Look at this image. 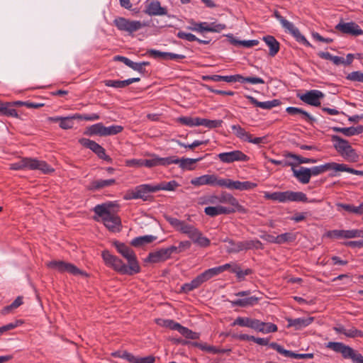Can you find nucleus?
Masks as SVG:
<instances>
[{"instance_id":"obj_1","label":"nucleus","mask_w":363,"mask_h":363,"mask_svg":"<svg viewBox=\"0 0 363 363\" xmlns=\"http://www.w3.org/2000/svg\"><path fill=\"white\" fill-rule=\"evenodd\" d=\"M114 245L118 252L127 259L128 265L118 257L111 255L109 251L104 250L101 256L106 265L121 274L133 275L139 273L140 267L134 251L122 242H115Z\"/></svg>"},{"instance_id":"obj_2","label":"nucleus","mask_w":363,"mask_h":363,"mask_svg":"<svg viewBox=\"0 0 363 363\" xmlns=\"http://www.w3.org/2000/svg\"><path fill=\"white\" fill-rule=\"evenodd\" d=\"M112 206L111 203L99 204L94 207V211L101 217L104 224L108 229L114 231L121 225V222L118 216L111 213L110 208Z\"/></svg>"},{"instance_id":"obj_3","label":"nucleus","mask_w":363,"mask_h":363,"mask_svg":"<svg viewBox=\"0 0 363 363\" xmlns=\"http://www.w3.org/2000/svg\"><path fill=\"white\" fill-rule=\"evenodd\" d=\"M264 199L272 201H277L280 203H286L289 201L296 202H308L306 194L301 191H276L270 193L268 191L264 192Z\"/></svg>"},{"instance_id":"obj_4","label":"nucleus","mask_w":363,"mask_h":363,"mask_svg":"<svg viewBox=\"0 0 363 363\" xmlns=\"http://www.w3.org/2000/svg\"><path fill=\"white\" fill-rule=\"evenodd\" d=\"M327 347L342 354L344 359H352L353 363H363V356L351 347L339 342H329Z\"/></svg>"},{"instance_id":"obj_5","label":"nucleus","mask_w":363,"mask_h":363,"mask_svg":"<svg viewBox=\"0 0 363 363\" xmlns=\"http://www.w3.org/2000/svg\"><path fill=\"white\" fill-rule=\"evenodd\" d=\"M331 140L335 149L344 158L351 162L357 160L358 155L347 140L336 135L331 136Z\"/></svg>"},{"instance_id":"obj_6","label":"nucleus","mask_w":363,"mask_h":363,"mask_svg":"<svg viewBox=\"0 0 363 363\" xmlns=\"http://www.w3.org/2000/svg\"><path fill=\"white\" fill-rule=\"evenodd\" d=\"M157 192L156 186L149 184L137 186L133 190L129 191L125 196V199H141L143 201H150L152 199L150 193Z\"/></svg>"},{"instance_id":"obj_7","label":"nucleus","mask_w":363,"mask_h":363,"mask_svg":"<svg viewBox=\"0 0 363 363\" xmlns=\"http://www.w3.org/2000/svg\"><path fill=\"white\" fill-rule=\"evenodd\" d=\"M274 16L280 22L282 27L291 33L298 42L302 43L308 47H311V44L307 39L301 33L299 30L291 22L285 19L279 12L277 10L274 11Z\"/></svg>"},{"instance_id":"obj_8","label":"nucleus","mask_w":363,"mask_h":363,"mask_svg":"<svg viewBox=\"0 0 363 363\" xmlns=\"http://www.w3.org/2000/svg\"><path fill=\"white\" fill-rule=\"evenodd\" d=\"M51 269H55L60 273L68 272L72 275L87 276V274L72 263L61 260H52L46 264Z\"/></svg>"},{"instance_id":"obj_9","label":"nucleus","mask_w":363,"mask_h":363,"mask_svg":"<svg viewBox=\"0 0 363 363\" xmlns=\"http://www.w3.org/2000/svg\"><path fill=\"white\" fill-rule=\"evenodd\" d=\"M113 23L118 30L125 31L129 35H132L145 26L140 21H130L123 17L116 18Z\"/></svg>"},{"instance_id":"obj_10","label":"nucleus","mask_w":363,"mask_h":363,"mask_svg":"<svg viewBox=\"0 0 363 363\" xmlns=\"http://www.w3.org/2000/svg\"><path fill=\"white\" fill-rule=\"evenodd\" d=\"M324 96L325 94L321 91L317 89H313L307 91L304 94H297V97L303 102L315 107L320 106V101Z\"/></svg>"},{"instance_id":"obj_11","label":"nucleus","mask_w":363,"mask_h":363,"mask_svg":"<svg viewBox=\"0 0 363 363\" xmlns=\"http://www.w3.org/2000/svg\"><path fill=\"white\" fill-rule=\"evenodd\" d=\"M79 143L82 146L92 150L100 159L110 163L112 162V159L106 154L105 149L95 141L83 138L79 140Z\"/></svg>"},{"instance_id":"obj_12","label":"nucleus","mask_w":363,"mask_h":363,"mask_svg":"<svg viewBox=\"0 0 363 363\" xmlns=\"http://www.w3.org/2000/svg\"><path fill=\"white\" fill-rule=\"evenodd\" d=\"M220 186L226 187L229 189H237L240 191L250 190L257 186V184L249 181L240 182L233 181L230 179H221Z\"/></svg>"},{"instance_id":"obj_13","label":"nucleus","mask_w":363,"mask_h":363,"mask_svg":"<svg viewBox=\"0 0 363 363\" xmlns=\"http://www.w3.org/2000/svg\"><path fill=\"white\" fill-rule=\"evenodd\" d=\"M218 157L220 162L228 164L239 161L247 162L250 160V157L240 150L221 152L218 155Z\"/></svg>"},{"instance_id":"obj_14","label":"nucleus","mask_w":363,"mask_h":363,"mask_svg":"<svg viewBox=\"0 0 363 363\" xmlns=\"http://www.w3.org/2000/svg\"><path fill=\"white\" fill-rule=\"evenodd\" d=\"M190 183L195 187L203 185L218 186L221 183V179H219L216 174H203L198 177L193 178Z\"/></svg>"},{"instance_id":"obj_15","label":"nucleus","mask_w":363,"mask_h":363,"mask_svg":"<svg viewBox=\"0 0 363 363\" xmlns=\"http://www.w3.org/2000/svg\"><path fill=\"white\" fill-rule=\"evenodd\" d=\"M269 347L286 357L294 359H312L314 356L313 353L297 354L291 350H285L281 345L277 342H271Z\"/></svg>"},{"instance_id":"obj_16","label":"nucleus","mask_w":363,"mask_h":363,"mask_svg":"<svg viewBox=\"0 0 363 363\" xmlns=\"http://www.w3.org/2000/svg\"><path fill=\"white\" fill-rule=\"evenodd\" d=\"M209 277L204 271L201 274H199L194 278L191 282L183 284L181 287V291L185 294H188L190 291L199 288L202 284L209 280Z\"/></svg>"},{"instance_id":"obj_17","label":"nucleus","mask_w":363,"mask_h":363,"mask_svg":"<svg viewBox=\"0 0 363 363\" xmlns=\"http://www.w3.org/2000/svg\"><path fill=\"white\" fill-rule=\"evenodd\" d=\"M335 29L344 34H349L353 36L363 35V30L354 22L339 23Z\"/></svg>"},{"instance_id":"obj_18","label":"nucleus","mask_w":363,"mask_h":363,"mask_svg":"<svg viewBox=\"0 0 363 363\" xmlns=\"http://www.w3.org/2000/svg\"><path fill=\"white\" fill-rule=\"evenodd\" d=\"M145 13L149 16H164L167 14L165 7H162L157 0H147L145 4Z\"/></svg>"},{"instance_id":"obj_19","label":"nucleus","mask_w":363,"mask_h":363,"mask_svg":"<svg viewBox=\"0 0 363 363\" xmlns=\"http://www.w3.org/2000/svg\"><path fill=\"white\" fill-rule=\"evenodd\" d=\"M218 196L219 203H228L234 207L233 208L235 209V211L239 213H246L247 212V210L244 206L240 205L238 199L232 194L226 191H223Z\"/></svg>"},{"instance_id":"obj_20","label":"nucleus","mask_w":363,"mask_h":363,"mask_svg":"<svg viewBox=\"0 0 363 363\" xmlns=\"http://www.w3.org/2000/svg\"><path fill=\"white\" fill-rule=\"evenodd\" d=\"M286 321L288 323L287 328H294L296 330H301L310 324H311L313 320V317H303L298 318H287Z\"/></svg>"},{"instance_id":"obj_21","label":"nucleus","mask_w":363,"mask_h":363,"mask_svg":"<svg viewBox=\"0 0 363 363\" xmlns=\"http://www.w3.org/2000/svg\"><path fill=\"white\" fill-rule=\"evenodd\" d=\"M235 212V208L223 206H208L204 208V213L211 217H215L221 214H230Z\"/></svg>"},{"instance_id":"obj_22","label":"nucleus","mask_w":363,"mask_h":363,"mask_svg":"<svg viewBox=\"0 0 363 363\" xmlns=\"http://www.w3.org/2000/svg\"><path fill=\"white\" fill-rule=\"evenodd\" d=\"M311 177L317 176L328 170H335L339 172V163L328 162L320 166L313 167L309 168Z\"/></svg>"},{"instance_id":"obj_23","label":"nucleus","mask_w":363,"mask_h":363,"mask_svg":"<svg viewBox=\"0 0 363 363\" xmlns=\"http://www.w3.org/2000/svg\"><path fill=\"white\" fill-rule=\"evenodd\" d=\"M147 53L154 58H161L162 60H183L186 57L184 55L161 52L156 50H150Z\"/></svg>"},{"instance_id":"obj_24","label":"nucleus","mask_w":363,"mask_h":363,"mask_svg":"<svg viewBox=\"0 0 363 363\" xmlns=\"http://www.w3.org/2000/svg\"><path fill=\"white\" fill-rule=\"evenodd\" d=\"M247 99H249L250 102L255 106L267 110H270L281 104V101L279 99H273L272 101L261 102L252 96H247Z\"/></svg>"},{"instance_id":"obj_25","label":"nucleus","mask_w":363,"mask_h":363,"mask_svg":"<svg viewBox=\"0 0 363 363\" xmlns=\"http://www.w3.org/2000/svg\"><path fill=\"white\" fill-rule=\"evenodd\" d=\"M30 170H40L43 174H50L54 172V169L46 162L31 158L30 164Z\"/></svg>"},{"instance_id":"obj_26","label":"nucleus","mask_w":363,"mask_h":363,"mask_svg":"<svg viewBox=\"0 0 363 363\" xmlns=\"http://www.w3.org/2000/svg\"><path fill=\"white\" fill-rule=\"evenodd\" d=\"M168 259L169 257L165 248H162L159 250L150 252L145 261L152 263H158L164 262Z\"/></svg>"},{"instance_id":"obj_27","label":"nucleus","mask_w":363,"mask_h":363,"mask_svg":"<svg viewBox=\"0 0 363 363\" xmlns=\"http://www.w3.org/2000/svg\"><path fill=\"white\" fill-rule=\"evenodd\" d=\"M332 130L337 133H341L347 137H351L354 135H357L363 133V125H359L357 127H348V128H340V127H333Z\"/></svg>"},{"instance_id":"obj_28","label":"nucleus","mask_w":363,"mask_h":363,"mask_svg":"<svg viewBox=\"0 0 363 363\" xmlns=\"http://www.w3.org/2000/svg\"><path fill=\"white\" fill-rule=\"evenodd\" d=\"M294 176L302 184H308L311 179L309 168L301 167L299 169L292 167Z\"/></svg>"},{"instance_id":"obj_29","label":"nucleus","mask_w":363,"mask_h":363,"mask_svg":"<svg viewBox=\"0 0 363 363\" xmlns=\"http://www.w3.org/2000/svg\"><path fill=\"white\" fill-rule=\"evenodd\" d=\"M116 182L115 179H98L90 182L87 189L90 191H97L107 186H112Z\"/></svg>"},{"instance_id":"obj_30","label":"nucleus","mask_w":363,"mask_h":363,"mask_svg":"<svg viewBox=\"0 0 363 363\" xmlns=\"http://www.w3.org/2000/svg\"><path fill=\"white\" fill-rule=\"evenodd\" d=\"M77 118V114L73 116L68 117H50L49 121L51 122H60V127L62 129H70L74 125L73 119Z\"/></svg>"},{"instance_id":"obj_31","label":"nucleus","mask_w":363,"mask_h":363,"mask_svg":"<svg viewBox=\"0 0 363 363\" xmlns=\"http://www.w3.org/2000/svg\"><path fill=\"white\" fill-rule=\"evenodd\" d=\"M263 40L269 48V55L271 56L276 55L279 50V43L272 35H267L263 37Z\"/></svg>"},{"instance_id":"obj_32","label":"nucleus","mask_w":363,"mask_h":363,"mask_svg":"<svg viewBox=\"0 0 363 363\" xmlns=\"http://www.w3.org/2000/svg\"><path fill=\"white\" fill-rule=\"evenodd\" d=\"M0 113L6 116L19 117L16 110L13 108V104L11 102L3 103L0 101Z\"/></svg>"},{"instance_id":"obj_33","label":"nucleus","mask_w":363,"mask_h":363,"mask_svg":"<svg viewBox=\"0 0 363 363\" xmlns=\"http://www.w3.org/2000/svg\"><path fill=\"white\" fill-rule=\"evenodd\" d=\"M259 298L256 296H250L245 298H239L231 301L232 306L247 307L255 306L258 303Z\"/></svg>"},{"instance_id":"obj_34","label":"nucleus","mask_w":363,"mask_h":363,"mask_svg":"<svg viewBox=\"0 0 363 363\" xmlns=\"http://www.w3.org/2000/svg\"><path fill=\"white\" fill-rule=\"evenodd\" d=\"M157 239L154 235H144L136 237L130 242L131 245L135 247H141L145 244L151 243Z\"/></svg>"},{"instance_id":"obj_35","label":"nucleus","mask_w":363,"mask_h":363,"mask_svg":"<svg viewBox=\"0 0 363 363\" xmlns=\"http://www.w3.org/2000/svg\"><path fill=\"white\" fill-rule=\"evenodd\" d=\"M223 241L228 243V245H226V252L228 253H239L242 251L241 241L236 242L228 238H226Z\"/></svg>"},{"instance_id":"obj_36","label":"nucleus","mask_w":363,"mask_h":363,"mask_svg":"<svg viewBox=\"0 0 363 363\" xmlns=\"http://www.w3.org/2000/svg\"><path fill=\"white\" fill-rule=\"evenodd\" d=\"M202 160V157H199L196 159L191 158H179V166L182 169L186 170H193L194 169V164L197 162H199Z\"/></svg>"},{"instance_id":"obj_37","label":"nucleus","mask_w":363,"mask_h":363,"mask_svg":"<svg viewBox=\"0 0 363 363\" xmlns=\"http://www.w3.org/2000/svg\"><path fill=\"white\" fill-rule=\"evenodd\" d=\"M104 125L102 123H98L88 127L84 132L87 135L104 136Z\"/></svg>"},{"instance_id":"obj_38","label":"nucleus","mask_w":363,"mask_h":363,"mask_svg":"<svg viewBox=\"0 0 363 363\" xmlns=\"http://www.w3.org/2000/svg\"><path fill=\"white\" fill-rule=\"evenodd\" d=\"M241 243H242V250H253V249L262 250L264 248L263 244L259 240H257V239L241 241Z\"/></svg>"},{"instance_id":"obj_39","label":"nucleus","mask_w":363,"mask_h":363,"mask_svg":"<svg viewBox=\"0 0 363 363\" xmlns=\"http://www.w3.org/2000/svg\"><path fill=\"white\" fill-rule=\"evenodd\" d=\"M223 123V121L222 120H209L207 118H199V121H198L196 123L199 124V125H203L212 129L220 127Z\"/></svg>"},{"instance_id":"obj_40","label":"nucleus","mask_w":363,"mask_h":363,"mask_svg":"<svg viewBox=\"0 0 363 363\" xmlns=\"http://www.w3.org/2000/svg\"><path fill=\"white\" fill-rule=\"evenodd\" d=\"M232 267H233V264H223L221 266L208 269L206 270V272L207 273L209 279H211L213 277H216V276L221 274L222 272H223L224 271H225L227 269H230L231 270Z\"/></svg>"},{"instance_id":"obj_41","label":"nucleus","mask_w":363,"mask_h":363,"mask_svg":"<svg viewBox=\"0 0 363 363\" xmlns=\"http://www.w3.org/2000/svg\"><path fill=\"white\" fill-rule=\"evenodd\" d=\"M157 191L160 190H165V191H174L180 184L175 180H172L169 182H161L155 185Z\"/></svg>"},{"instance_id":"obj_42","label":"nucleus","mask_w":363,"mask_h":363,"mask_svg":"<svg viewBox=\"0 0 363 363\" xmlns=\"http://www.w3.org/2000/svg\"><path fill=\"white\" fill-rule=\"evenodd\" d=\"M31 163V158L30 157H23L19 161L13 163L11 164V169L13 170H19V169H30V164Z\"/></svg>"},{"instance_id":"obj_43","label":"nucleus","mask_w":363,"mask_h":363,"mask_svg":"<svg viewBox=\"0 0 363 363\" xmlns=\"http://www.w3.org/2000/svg\"><path fill=\"white\" fill-rule=\"evenodd\" d=\"M155 322L160 326L168 328L174 330H177L180 325L179 323H176L170 319L157 318L155 320Z\"/></svg>"},{"instance_id":"obj_44","label":"nucleus","mask_w":363,"mask_h":363,"mask_svg":"<svg viewBox=\"0 0 363 363\" xmlns=\"http://www.w3.org/2000/svg\"><path fill=\"white\" fill-rule=\"evenodd\" d=\"M198 229L194 225L187 224L185 221H183L179 231L183 234H186L188 237L191 239L194 238L195 233H196Z\"/></svg>"},{"instance_id":"obj_45","label":"nucleus","mask_w":363,"mask_h":363,"mask_svg":"<svg viewBox=\"0 0 363 363\" xmlns=\"http://www.w3.org/2000/svg\"><path fill=\"white\" fill-rule=\"evenodd\" d=\"M296 238L295 234L292 233H285L276 236V244H284L286 242H292Z\"/></svg>"},{"instance_id":"obj_46","label":"nucleus","mask_w":363,"mask_h":363,"mask_svg":"<svg viewBox=\"0 0 363 363\" xmlns=\"http://www.w3.org/2000/svg\"><path fill=\"white\" fill-rule=\"evenodd\" d=\"M345 211L357 215L363 214V202L358 206L352 204L340 203L338 205Z\"/></svg>"},{"instance_id":"obj_47","label":"nucleus","mask_w":363,"mask_h":363,"mask_svg":"<svg viewBox=\"0 0 363 363\" xmlns=\"http://www.w3.org/2000/svg\"><path fill=\"white\" fill-rule=\"evenodd\" d=\"M232 130L234 132V134L237 138L240 139L242 141H246L248 140L250 133L247 132L243 128H242L239 125H233L231 126Z\"/></svg>"},{"instance_id":"obj_48","label":"nucleus","mask_w":363,"mask_h":363,"mask_svg":"<svg viewBox=\"0 0 363 363\" xmlns=\"http://www.w3.org/2000/svg\"><path fill=\"white\" fill-rule=\"evenodd\" d=\"M231 272L235 273L236 274L237 278L240 281H242L245 279V277L252 273V269H247L245 270H242L240 267L236 264H233V267L231 269Z\"/></svg>"},{"instance_id":"obj_49","label":"nucleus","mask_w":363,"mask_h":363,"mask_svg":"<svg viewBox=\"0 0 363 363\" xmlns=\"http://www.w3.org/2000/svg\"><path fill=\"white\" fill-rule=\"evenodd\" d=\"M194 238L191 240L201 247H207L210 245V240L202 235V233L198 230L195 233Z\"/></svg>"},{"instance_id":"obj_50","label":"nucleus","mask_w":363,"mask_h":363,"mask_svg":"<svg viewBox=\"0 0 363 363\" xmlns=\"http://www.w3.org/2000/svg\"><path fill=\"white\" fill-rule=\"evenodd\" d=\"M284 156L287 158H293L298 161V164H306V163H316L317 160L313 159V158H306L301 157L300 155L291 153V152H286L284 154Z\"/></svg>"},{"instance_id":"obj_51","label":"nucleus","mask_w":363,"mask_h":363,"mask_svg":"<svg viewBox=\"0 0 363 363\" xmlns=\"http://www.w3.org/2000/svg\"><path fill=\"white\" fill-rule=\"evenodd\" d=\"M123 130V127L118 125H113L108 127L104 126V136L114 135L120 133Z\"/></svg>"},{"instance_id":"obj_52","label":"nucleus","mask_w":363,"mask_h":363,"mask_svg":"<svg viewBox=\"0 0 363 363\" xmlns=\"http://www.w3.org/2000/svg\"><path fill=\"white\" fill-rule=\"evenodd\" d=\"M189 30L198 33L209 32L208 23L207 22L193 23L192 26L188 28Z\"/></svg>"},{"instance_id":"obj_53","label":"nucleus","mask_w":363,"mask_h":363,"mask_svg":"<svg viewBox=\"0 0 363 363\" xmlns=\"http://www.w3.org/2000/svg\"><path fill=\"white\" fill-rule=\"evenodd\" d=\"M199 121V118H191L187 116H182L177 118V121H179L182 125H185L189 127L193 126H199L197 124V121Z\"/></svg>"},{"instance_id":"obj_54","label":"nucleus","mask_w":363,"mask_h":363,"mask_svg":"<svg viewBox=\"0 0 363 363\" xmlns=\"http://www.w3.org/2000/svg\"><path fill=\"white\" fill-rule=\"evenodd\" d=\"M104 84L106 86L113 87V88H124L128 86V83L127 79L123 81L120 80H105L104 82Z\"/></svg>"},{"instance_id":"obj_55","label":"nucleus","mask_w":363,"mask_h":363,"mask_svg":"<svg viewBox=\"0 0 363 363\" xmlns=\"http://www.w3.org/2000/svg\"><path fill=\"white\" fill-rule=\"evenodd\" d=\"M345 238H363V230L353 229L345 230Z\"/></svg>"},{"instance_id":"obj_56","label":"nucleus","mask_w":363,"mask_h":363,"mask_svg":"<svg viewBox=\"0 0 363 363\" xmlns=\"http://www.w3.org/2000/svg\"><path fill=\"white\" fill-rule=\"evenodd\" d=\"M160 166H168L172 164H178L179 158L176 156H170L167 157H159Z\"/></svg>"},{"instance_id":"obj_57","label":"nucleus","mask_w":363,"mask_h":363,"mask_svg":"<svg viewBox=\"0 0 363 363\" xmlns=\"http://www.w3.org/2000/svg\"><path fill=\"white\" fill-rule=\"evenodd\" d=\"M240 83H250L252 84H264L265 82L264 79L257 77H245L241 75Z\"/></svg>"},{"instance_id":"obj_58","label":"nucleus","mask_w":363,"mask_h":363,"mask_svg":"<svg viewBox=\"0 0 363 363\" xmlns=\"http://www.w3.org/2000/svg\"><path fill=\"white\" fill-rule=\"evenodd\" d=\"M346 79L352 82H359L363 83V72L359 71L352 72L347 74Z\"/></svg>"},{"instance_id":"obj_59","label":"nucleus","mask_w":363,"mask_h":363,"mask_svg":"<svg viewBox=\"0 0 363 363\" xmlns=\"http://www.w3.org/2000/svg\"><path fill=\"white\" fill-rule=\"evenodd\" d=\"M278 328L277 325L272 323H264L263 322V325H262L260 332L262 333H269L277 332Z\"/></svg>"},{"instance_id":"obj_60","label":"nucleus","mask_w":363,"mask_h":363,"mask_svg":"<svg viewBox=\"0 0 363 363\" xmlns=\"http://www.w3.org/2000/svg\"><path fill=\"white\" fill-rule=\"evenodd\" d=\"M164 218L174 229L178 231L184 221L167 215L164 216Z\"/></svg>"},{"instance_id":"obj_61","label":"nucleus","mask_w":363,"mask_h":363,"mask_svg":"<svg viewBox=\"0 0 363 363\" xmlns=\"http://www.w3.org/2000/svg\"><path fill=\"white\" fill-rule=\"evenodd\" d=\"M143 166L149 168L160 166L159 157L154 155L151 159L143 160Z\"/></svg>"},{"instance_id":"obj_62","label":"nucleus","mask_w":363,"mask_h":363,"mask_svg":"<svg viewBox=\"0 0 363 363\" xmlns=\"http://www.w3.org/2000/svg\"><path fill=\"white\" fill-rule=\"evenodd\" d=\"M339 172H346L352 174L363 176V170H356L345 164H339Z\"/></svg>"},{"instance_id":"obj_63","label":"nucleus","mask_w":363,"mask_h":363,"mask_svg":"<svg viewBox=\"0 0 363 363\" xmlns=\"http://www.w3.org/2000/svg\"><path fill=\"white\" fill-rule=\"evenodd\" d=\"M251 320L252 318H250L238 317L232 323V326L240 325L250 328Z\"/></svg>"},{"instance_id":"obj_64","label":"nucleus","mask_w":363,"mask_h":363,"mask_svg":"<svg viewBox=\"0 0 363 363\" xmlns=\"http://www.w3.org/2000/svg\"><path fill=\"white\" fill-rule=\"evenodd\" d=\"M345 335L348 337H363V332L357 330L354 327H352L350 329H346V333H345Z\"/></svg>"}]
</instances>
